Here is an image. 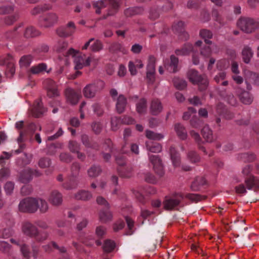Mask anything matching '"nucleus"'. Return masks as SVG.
Returning a JSON list of instances; mask_svg holds the SVG:
<instances>
[{"label":"nucleus","instance_id":"nucleus-1","mask_svg":"<svg viewBox=\"0 0 259 259\" xmlns=\"http://www.w3.org/2000/svg\"><path fill=\"white\" fill-rule=\"evenodd\" d=\"M22 231L24 235L30 238H34L37 242H42L49 236L48 232L45 231L40 233L37 227L28 221L22 223Z\"/></svg>","mask_w":259,"mask_h":259},{"label":"nucleus","instance_id":"nucleus-2","mask_svg":"<svg viewBox=\"0 0 259 259\" xmlns=\"http://www.w3.org/2000/svg\"><path fill=\"white\" fill-rule=\"evenodd\" d=\"M93 7L97 14H100L101 9L106 7H109L107 14L104 16L106 19L108 16L114 15L119 8V0H101L94 2Z\"/></svg>","mask_w":259,"mask_h":259},{"label":"nucleus","instance_id":"nucleus-3","mask_svg":"<svg viewBox=\"0 0 259 259\" xmlns=\"http://www.w3.org/2000/svg\"><path fill=\"white\" fill-rule=\"evenodd\" d=\"M80 169V165L78 162H73L71 166V174L68 181L62 184V187L66 190H71L77 187L78 181L77 177Z\"/></svg>","mask_w":259,"mask_h":259},{"label":"nucleus","instance_id":"nucleus-4","mask_svg":"<svg viewBox=\"0 0 259 259\" xmlns=\"http://www.w3.org/2000/svg\"><path fill=\"white\" fill-rule=\"evenodd\" d=\"M237 25L240 29L245 33L254 32L259 28V22L249 17H241L237 22Z\"/></svg>","mask_w":259,"mask_h":259},{"label":"nucleus","instance_id":"nucleus-5","mask_svg":"<svg viewBox=\"0 0 259 259\" xmlns=\"http://www.w3.org/2000/svg\"><path fill=\"white\" fill-rule=\"evenodd\" d=\"M183 198L184 196L181 193L166 196L163 201V207L167 210L177 209Z\"/></svg>","mask_w":259,"mask_h":259},{"label":"nucleus","instance_id":"nucleus-6","mask_svg":"<svg viewBox=\"0 0 259 259\" xmlns=\"http://www.w3.org/2000/svg\"><path fill=\"white\" fill-rule=\"evenodd\" d=\"M189 80L194 84H198L201 91L205 90L208 85V82L205 76L199 74L195 70H190L188 73Z\"/></svg>","mask_w":259,"mask_h":259},{"label":"nucleus","instance_id":"nucleus-7","mask_svg":"<svg viewBox=\"0 0 259 259\" xmlns=\"http://www.w3.org/2000/svg\"><path fill=\"white\" fill-rule=\"evenodd\" d=\"M19 209L23 212H35L38 209L37 198L27 197L22 199L19 203Z\"/></svg>","mask_w":259,"mask_h":259},{"label":"nucleus","instance_id":"nucleus-8","mask_svg":"<svg viewBox=\"0 0 259 259\" xmlns=\"http://www.w3.org/2000/svg\"><path fill=\"white\" fill-rule=\"evenodd\" d=\"M252 169V165L247 164L243 167L242 170V174L246 176L245 179V183L248 190H251L254 187H259V180L250 174Z\"/></svg>","mask_w":259,"mask_h":259},{"label":"nucleus","instance_id":"nucleus-9","mask_svg":"<svg viewBox=\"0 0 259 259\" xmlns=\"http://www.w3.org/2000/svg\"><path fill=\"white\" fill-rule=\"evenodd\" d=\"M57 51L59 54V59L63 60L64 59L65 64L67 63V60L70 57H75L77 53V52L72 48L68 49V43L66 41H63L59 44Z\"/></svg>","mask_w":259,"mask_h":259},{"label":"nucleus","instance_id":"nucleus-10","mask_svg":"<svg viewBox=\"0 0 259 259\" xmlns=\"http://www.w3.org/2000/svg\"><path fill=\"white\" fill-rule=\"evenodd\" d=\"M0 65L6 67V75L7 77H12L15 73V60L10 54L1 57L0 59Z\"/></svg>","mask_w":259,"mask_h":259},{"label":"nucleus","instance_id":"nucleus-11","mask_svg":"<svg viewBox=\"0 0 259 259\" xmlns=\"http://www.w3.org/2000/svg\"><path fill=\"white\" fill-rule=\"evenodd\" d=\"M104 83L101 80L87 84L83 89V95L85 98H93L98 91L104 88Z\"/></svg>","mask_w":259,"mask_h":259},{"label":"nucleus","instance_id":"nucleus-12","mask_svg":"<svg viewBox=\"0 0 259 259\" xmlns=\"http://www.w3.org/2000/svg\"><path fill=\"white\" fill-rule=\"evenodd\" d=\"M58 16L54 13H47L44 14L39 20V25L44 28L53 26L58 21Z\"/></svg>","mask_w":259,"mask_h":259},{"label":"nucleus","instance_id":"nucleus-13","mask_svg":"<svg viewBox=\"0 0 259 259\" xmlns=\"http://www.w3.org/2000/svg\"><path fill=\"white\" fill-rule=\"evenodd\" d=\"M91 62H96V60L92 56L87 57L85 55H79L74 59L75 69H82L83 67L89 66Z\"/></svg>","mask_w":259,"mask_h":259},{"label":"nucleus","instance_id":"nucleus-14","mask_svg":"<svg viewBox=\"0 0 259 259\" xmlns=\"http://www.w3.org/2000/svg\"><path fill=\"white\" fill-rule=\"evenodd\" d=\"M41 175L40 172L36 169H32L30 168H26L22 170L19 175V180L23 183H28L33 178V176L39 177Z\"/></svg>","mask_w":259,"mask_h":259},{"label":"nucleus","instance_id":"nucleus-15","mask_svg":"<svg viewBox=\"0 0 259 259\" xmlns=\"http://www.w3.org/2000/svg\"><path fill=\"white\" fill-rule=\"evenodd\" d=\"M149 159L153 166V169L155 173L160 177H162L164 171L161 160L158 156L149 154Z\"/></svg>","mask_w":259,"mask_h":259},{"label":"nucleus","instance_id":"nucleus-16","mask_svg":"<svg viewBox=\"0 0 259 259\" xmlns=\"http://www.w3.org/2000/svg\"><path fill=\"white\" fill-rule=\"evenodd\" d=\"M43 85L46 89L49 97L53 98L59 95L57 84L53 80L47 78L43 81Z\"/></svg>","mask_w":259,"mask_h":259},{"label":"nucleus","instance_id":"nucleus-17","mask_svg":"<svg viewBox=\"0 0 259 259\" xmlns=\"http://www.w3.org/2000/svg\"><path fill=\"white\" fill-rule=\"evenodd\" d=\"M236 94L239 97L240 101L246 105L250 104L253 101V97L248 92L245 91L240 87H238L236 90Z\"/></svg>","mask_w":259,"mask_h":259},{"label":"nucleus","instance_id":"nucleus-18","mask_svg":"<svg viewBox=\"0 0 259 259\" xmlns=\"http://www.w3.org/2000/svg\"><path fill=\"white\" fill-rule=\"evenodd\" d=\"M65 95L67 102L71 105L76 104L81 97L80 92H76L71 88L66 89Z\"/></svg>","mask_w":259,"mask_h":259},{"label":"nucleus","instance_id":"nucleus-19","mask_svg":"<svg viewBox=\"0 0 259 259\" xmlns=\"http://www.w3.org/2000/svg\"><path fill=\"white\" fill-rule=\"evenodd\" d=\"M75 29V24L69 22L66 26L60 27L57 29V33L60 37H67L72 35Z\"/></svg>","mask_w":259,"mask_h":259},{"label":"nucleus","instance_id":"nucleus-20","mask_svg":"<svg viewBox=\"0 0 259 259\" xmlns=\"http://www.w3.org/2000/svg\"><path fill=\"white\" fill-rule=\"evenodd\" d=\"M202 45V41L198 40L195 42V46L191 44H186L181 49H177L175 51L177 55H186L189 54L191 52L194 51L195 48L200 47Z\"/></svg>","mask_w":259,"mask_h":259},{"label":"nucleus","instance_id":"nucleus-21","mask_svg":"<svg viewBox=\"0 0 259 259\" xmlns=\"http://www.w3.org/2000/svg\"><path fill=\"white\" fill-rule=\"evenodd\" d=\"M49 202L53 206H58L62 204L63 196L62 193L57 190H54L50 193Z\"/></svg>","mask_w":259,"mask_h":259},{"label":"nucleus","instance_id":"nucleus-22","mask_svg":"<svg viewBox=\"0 0 259 259\" xmlns=\"http://www.w3.org/2000/svg\"><path fill=\"white\" fill-rule=\"evenodd\" d=\"M37 127V125L34 122H26L24 130L20 132L19 137L17 139L18 142H22L24 136L27 134H32L36 130Z\"/></svg>","mask_w":259,"mask_h":259},{"label":"nucleus","instance_id":"nucleus-23","mask_svg":"<svg viewBox=\"0 0 259 259\" xmlns=\"http://www.w3.org/2000/svg\"><path fill=\"white\" fill-rule=\"evenodd\" d=\"M178 62V58L171 55L169 59L164 61V67L169 72H176L177 71Z\"/></svg>","mask_w":259,"mask_h":259},{"label":"nucleus","instance_id":"nucleus-24","mask_svg":"<svg viewBox=\"0 0 259 259\" xmlns=\"http://www.w3.org/2000/svg\"><path fill=\"white\" fill-rule=\"evenodd\" d=\"M217 113L223 116L226 119L229 120L234 117V114L231 111L227 109L224 104L219 103L217 104L216 107Z\"/></svg>","mask_w":259,"mask_h":259},{"label":"nucleus","instance_id":"nucleus-25","mask_svg":"<svg viewBox=\"0 0 259 259\" xmlns=\"http://www.w3.org/2000/svg\"><path fill=\"white\" fill-rule=\"evenodd\" d=\"M163 109V106L161 101L158 99H153L152 100L150 111L151 113L153 115L159 114Z\"/></svg>","mask_w":259,"mask_h":259},{"label":"nucleus","instance_id":"nucleus-26","mask_svg":"<svg viewBox=\"0 0 259 259\" xmlns=\"http://www.w3.org/2000/svg\"><path fill=\"white\" fill-rule=\"evenodd\" d=\"M172 30L175 32L178 33L181 38H188V34L184 30V23L183 21H180L175 23L172 26Z\"/></svg>","mask_w":259,"mask_h":259},{"label":"nucleus","instance_id":"nucleus-27","mask_svg":"<svg viewBox=\"0 0 259 259\" xmlns=\"http://www.w3.org/2000/svg\"><path fill=\"white\" fill-rule=\"evenodd\" d=\"M115 101H116L115 106L117 112L119 114L123 113L127 105L126 98L123 95H120Z\"/></svg>","mask_w":259,"mask_h":259},{"label":"nucleus","instance_id":"nucleus-28","mask_svg":"<svg viewBox=\"0 0 259 259\" xmlns=\"http://www.w3.org/2000/svg\"><path fill=\"white\" fill-rule=\"evenodd\" d=\"M46 111L45 108L42 106V102L40 100L35 101L31 112L33 116L39 117Z\"/></svg>","mask_w":259,"mask_h":259},{"label":"nucleus","instance_id":"nucleus-29","mask_svg":"<svg viewBox=\"0 0 259 259\" xmlns=\"http://www.w3.org/2000/svg\"><path fill=\"white\" fill-rule=\"evenodd\" d=\"M104 148L108 153H103V157L105 161H108L111 158V154L114 150L111 140L109 139H106L104 141Z\"/></svg>","mask_w":259,"mask_h":259},{"label":"nucleus","instance_id":"nucleus-30","mask_svg":"<svg viewBox=\"0 0 259 259\" xmlns=\"http://www.w3.org/2000/svg\"><path fill=\"white\" fill-rule=\"evenodd\" d=\"M119 176L123 178H129L133 175V167L131 165H125L117 168Z\"/></svg>","mask_w":259,"mask_h":259},{"label":"nucleus","instance_id":"nucleus-31","mask_svg":"<svg viewBox=\"0 0 259 259\" xmlns=\"http://www.w3.org/2000/svg\"><path fill=\"white\" fill-rule=\"evenodd\" d=\"M175 131L178 137L182 140H186L187 138V132L185 126L180 123H177L175 124Z\"/></svg>","mask_w":259,"mask_h":259},{"label":"nucleus","instance_id":"nucleus-32","mask_svg":"<svg viewBox=\"0 0 259 259\" xmlns=\"http://www.w3.org/2000/svg\"><path fill=\"white\" fill-rule=\"evenodd\" d=\"M40 31L33 26H28L24 30V36L25 38H33L39 36Z\"/></svg>","mask_w":259,"mask_h":259},{"label":"nucleus","instance_id":"nucleus-33","mask_svg":"<svg viewBox=\"0 0 259 259\" xmlns=\"http://www.w3.org/2000/svg\"><path fill=\"white\" fill-rule=\"evenodd\" d=\"M169 154L173 165L175 167L179 166L180 164V156L174 146L170 147Z\"/></svg>","mask_w":259,"mask_h":259},{"label":"nucleus","instance_id":"nucleus-34","mask_svg":"<svg viewBox=\"0 0 259 259\" xmlns=\"http://www.w3.org/2000/svg\"><path fill=\"white\" fill-rule=\"evenodd\" d=\"M81 140L82 144L87 148L97 149L99 147L98 143L93 140H90L87 135H82Z\"/></svg>","mask_w":259,"mask_h":259},{"label":"nucleus","instance_id":"nucleus-35","mask_svg":"<svg viewBox=\"0 0 259 259\" xmlns=\"http://www.w3.org/2000/svg\"><path fill=\"white\" fill-rule=\"evenodd\" d=\"M206 184V181L202 177H197L191 184L192 190L197 191L200 190L201 187Z\"/></svg>","mask_w":259,"mask_h":259},{"label":"nucleus","instance_id":"nucleus-36","mask_svg":"<svg viewBox=\"0 0 259 259\" xmlns=\"http://www.w3.org/2000/svg\"><path fill=\"white\" fill-rule=\"evenodd\" d=\"M51 246H53L54 248L58 249L61 252L64 253V254L62 255L61 257H60L59 259H71L68 255L67 253H65L66 252V249L64 247H60L56 242L52 241L51 242V243L47 246H44L43 247L47 250L48 249H50L51 248Z\"/></svg>","mask_w":259,"mask_h":259},{"label":"nucleus","instance_id":"nucleus-37","mask_svg":"<svg viewBox=\"0 0 259 259\" xmlns=\"http://www.w3.org/2000/svg\"><path fill=\"white\" fill-rule=\"evenodd\" d=\"M190 134L192 138L194 139L196 143L197 144L198 148L200 150L202 151L205 154H207V153L206 151L205 147L201 145L203 143V142L200 137L199 134L193 130H192L190 132Z\"/></svg>","mask_w":259,"mask_h":259},{"label":"nucleus","instance_id":"nucleus-38","mask_svg":"<svg viewBox=\"0 0 259 259\" xmlns=\"http://www.w3.org/2000/svg\"><path fill=\"white\" fill-rule=\"evenodd\" d=\"M92 197V193L89 191L84 190L79 191L74 195V198L75 199L82 201L89 200Z\"/></svg>","mask_w":259,"mask_h":259},{"label":"nucleus","instance_id":"nucleus-39","mask_svg":"<svg viewBox=\"0 0 259 259\" xmlns=\"http://www.w3.org/2000/svg\"><path fill=\"white\" fill-rule=\"evenodd\" d=\"M146 146L147 150L152 153H158L161 151V145L156 142L148 141L146 142Z\"/></svg>","mask_w":259,"mask_h":259},{"label":"nucleus","instance_id":"nucleus-40","mask_svg":"<svg viewBox=\"0 0 259 259\" xmlns=\"http://www.w3.org/2000/svg\"><path fill=\"white\" fill-rule=\"evenodd\" d=\"M132 137H133V136H132V131H131V129L129 128H125L124 130V132H123V138L124 144H123V145L122 147V149H121V151L122 153L125 152V148L126 145H127L128 144V142L132 140Z\"/></svg>","mask_w":259,"mask_h":259},{"label":"nucleus","instance_id":"nucleus-41","mask_svg":"<svg viewBox=\"0 0 259 259\" xmlns=\"http://www.w3.org/2000/svg\"><path fill=\"white\" fill-rule=\"evenodd\" d=\"M201 134L207 142L213 141L212 131L208 125L204 126L201 130Z\"/></svg>","mask_w":259,"mask_h":259},{"label":"nucleus","instance_id":"nucleus-42","mask_svg":"<svg viewBox=\"0 0 259 259\" xmlns=\"http://www.w3.org/2000/svg\"><path fill=\"white\" fill-rule=\"evenodd\" d=\"M112 215L108 209H103L99 213V219L102 223H106L111 220Z\"/></svg>","mask_w":259,"mask_h":259},{"label":"nucleus","instance_id":"nucleus-43","mask_svg":"<svg viewBox=\"0 0 259 259\" xmlns=\"http://www.w3.org/2000/svg\"><path fill=\"white\" fill-rule=\"evenodd\" d=\"M109 50L111 53L121 52L123 54H125L126 52L125 48L120 43L117 42L112 43L109 47Z\"/></svg>","mask_w":259,"mask_h":259},{"label":"nucleus","instance_id":"nucleus-44","mask_svg":"<svg viewBox=\"0 0 259 259\" xmlns=\"http://www.w3.org/2000/svg\"><path fill=\"white\" fill-rule=\"evenodd\" d=\"M253 52L250 48L245 46L242 50V55L244 62L248 63L253 56Z\"/></svg>","mask_w":259,"mask_h":259},{"label":"nucleus","instance_id":"nucleus-45","mask_svg":"<svg viewBox=\"0 0 259 259\" xmlns=\"http://www.w3.org/2000/svg\"><path fill=\"white\" fill-rule=\"evenodd\" d=\"M102 172V168L99 165H93L88 170V174L91 178H96Z\"/></svg>","mask_w":259,"mask_h":259},{"label":"nucleus","instance_id":"nucleus-46","mask_svg":"<svg viewBox=\"0 0 259 259\" xmlns=\"http://www.w3.org/2000/svg\"><path fill=\"white\" fill-rule=\"evenodd\" d=\"M52 8L51 5L48 4L37 6L32 10L31 13L32 15L35 16L47 10H51Z\"/></svg>","mask_w":259,"mask_h":259},{"label":"nucleus","instance_id":"nucleus-47","mask_svg":"<svg viewBox=\"0 0 259 259\" xmlns=\"http://www.w3.org/2000/svg\"><path fill=\"white\" fill-rule=\"evenodd\" d=\"M200 35L202 38H203L207 45L211 44V41L209 40V39L212 37V32L207 29H202L200 31Z\"/></svg>","mask_w":259,"mask_h":259},{"label":"nucleus","instance_id":"nucleus-48","mask_svg":"<svg viewBox=\"0 0 259 259\" xmlns=\"http://www.w3.org/2000/svg\"><path fill=\"white\" fill-rule=\"evenodd\" d=\"M147 101L144 98L139 100L136 105L137 112L140 114L145 113L147 110Z\"/></svg>","mask_w":259,"mask_h":259},{"label":"nucleus","instance_id":"nucleus-49","mask_svg":"<svg viewBox=\"0 0 259 259\" xmlns=\"http://www.w3.org/2000/svg\"><path fill=\"white\" fill-rule=\"evenodd\" d=\"M47 65L46 63H40L37 65L32 66L30 69V72L33 74H37L46 71Z\"/></svg>","mask_w":259,"mask_h":259},{"label":"nucleus","instance_id":"nucleus-50","mask_svg":"<svg viewBox=\"0 0 259 259\" xmlns=\"http://www.w3.org/2000/svg\"><path fill=\"white\" fill-rule=\"evenodd\" d=\"M102 247L104 252H111L115 247V243L110 239L105 240Z\"/></svg>","mask_w":259,"mask_h":259},{"label":"nucleus","instance_id":"nucleus-51","mask_svg":"<svg viewBox=\"0 0 259 259\" xmlns=\"http://www.w3.org/2000/svg\"><path fill=\"white\" fill-rule=\"evenodd\" d=\"M143 11V9L141 7L130 8L124 11V15L126 17H132L135 15L141 14Z\"/></svg>","mask_w":259,"mask_h":259},{"label":"nucleus","instance_id":"nucleus-52","mask_svg":"<svg viewBox=\"0 0 259 259\" xmlns=\"http://www.w3.org/2000/svg\"><path fill=\"white\" fill-rule=\"evenodd\" d=\"M226 74L224 71L220 72L214 78V80L218 83L221 82L223 86H226L228 84V82L227 80H224L226 78Z\"/></svg>","mask_w":259,"mask_h":259},{"label":"nucleus","instance_id":"nucleus-53","mask_svg":"<svg viewBox=\"0 0 259 259\" xmlns=\"http://www.w3.org/2000/svg\"><path fill=\"white\" fill-rule=\"evenodd\" d=\"M122 124L121 118L117 116L111 118V128L113 131H116Z\"/></svg>","mask_w":259,"mask_h":259},{"label":"nucleus","instance_id":"nucleus-54","mask_svg":"<svg viewBox=\"0 0 259 259\" xmlns=\"http://www.w3.org/2000/svg\"><path fill=\"white\" fill-rule=\"evenodd\" d=\"M21 27V25H19L18 27H16L14 30L7 32L4 35L5 38L8 40H11L14 38L17 37L18 34L21 33L22 31V30H19Z\"/></svg>","mask_w":259,"mask_h":259},{"label":"nucleus","instance_id":"nucleus-55","mask_svg":"<svg viewBox=\"0 0 259 259\" xmlns=\"http://www.w3.org/2000/svg\"><path fill=\"white\" fill-rule=\"evenodd\" d=\"M12 245L6 241L0 242V251L10 255L11 254Z\"/></svg>","mask_w":259,"mask_h":259},{"label":"nucleus","instance_id":"nucleus-56","mask_svg":"<svg viewBox=\"0 0 259 259\" xmlns=\"http://www.w3.org/2000/svg\"><path fill=\"white\" fill-rule=\"evenodd\" d=\"M38 202V209H39L40 213H46L49 209V205L47 202L44 199L37 198Z\"/></svg>","mask_w":259,"mask_h":259},{"label":"nucleus","instance_id":"nucleus-57","mask_svg":"<svg viewBox=\"0 0 259 259\" xmlns=\"http://www.w3.org/2000/svg\"><path fill=\"white\" fill-rule=\"evenodd\" d=\"M173 83L175 87L179 90H183L187 86V82L185 80L177 77L174 78Z\"/></svg>","mask_w":259,"mask_h":259},{"label":"nucleus","instance_id":"nucleus-58","mask_svg":"<svg viewBox=\"0 0 259 259\" xmlns=\"http://www.w3.org/2000/svg\"><path fill=\"white\" fill-rule=\"evenodd\" d=\"M62 147V144L59 143H52L48 147L47 154L50 155H55L58 149Z\"/></svg>","mask_w":259,"mask_h":259},{"label":"nucleus","instance_id":"nucleus-59","mask_svg":"<svg viewBox=\"0 0 259 259\" xmlns=\"http://www.w3.org/2000/svg\"><path fill=\"white\" fill-rule=\"evenodd\" d=\"M220 96L224 98L229 104L232 106H235L237 104V100L233 94H230L225 95L223 92L220 93Z\"/></svg>","mask_w":259,"mask_h":259},{"label":"nucleus","instance_id":"nucleus-60","mask_svg":"<svg viewBox=\"0 0 259 259\" xmlns=\"http://www.w3.org/2000/svg\"><path fill=\"white\" fill-rule=\"evenodd\" d=\"M20 248L23 257L26 259H30L31 252L29 246L25 243H23L20 246Z\"/></svg>","mask_w":259,"mask_h":259},{"label":"nucleus","instance_id":"nucleus-61","mask_svg":"<svg viewBox=\"0 0 259 259\" xmlns=\"http://www.w3.org/2000/svg\"><path fill=\"white\" fill-rule=\"evenodd\" d=\"M146 137L149 139L153 140H160L164 137L163 135L155 133L150 130H147L146 131Z\"/></svg>","mask_w":259,"mask_h":259},{"label":"nucleus","instance_id":"nucleus-62","mask_svg":"<svg viewBox=\"0 0 259 259\" xmlns=\"http://www.w3.org/2000/svg\"><path fill=\"white\" fill-rule=\"evenodd\" d=\"M156 59L153 56H150L147 66V72H155Z\"/></svg>","mask_w":259,"mask_h":259},{"label":"nucleus","instance_id":"nucleus-63","mask_svg":"<svg viewBox=\"0 0 259 259\" xmlns=\"http://www.w3.org/2000/svg\"><path fill=\"white\" fill-rule=\"evenodd\" d=\"M190 123L192 127L197 128L203 124V121L197 116H193L190 119Z\"/></svg>","mask_w":259,"mask_h":259},{"label":"nucleus","instance_id":"nucleus-64","mask_svg":"<svg viewBox=\"0 0 259 259\" xmlns=\"http://www.w3.org/2000/svg\"><path fill=\"white\" fill-rule=\"evenodd\" d=\"M240 159L244 162H252L255 158V155L252 153H244L239 155Z\"/></svg>","mask_w":259,"mask_h":259}]
</instances>
